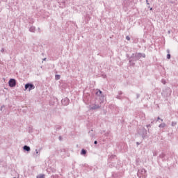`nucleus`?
Here are the masks:
<instances>
[{
    "label": "nucleus",
    "instance_id": "f03ea898",
    "mask_svg": "<svg viewBox=\"0 0 178 178\" xmlns=\"http://www.w3.org/2000/svg\"><path fill=\"white\" fill-rule=\"evenodd\" d=\"M8 84L10 87H16V80L13 79H10Z\"/></svg>",
    "mask_w": 178,
    "mask_h": 178
},
{
    "label": "nucleus",
    "instance_id": "dca6fc26",
    "mask_svg": "<svg viewBox=\"0 0 178 178\" xmlns=\"http://www.w3.org/2000/svg\"><path fill=\"white\" fill-rule=\"evenodd\" d=\"M5 49H1V52H4Z\"/></svg>",
    "mask_w": 178,
    "mask_h": 178
},
{
    "label": "nucleus",
    "instance_id": "f8f14e48",
    "mask_svg": "<svg viewBox=\"0 0 178 178\" xmlns=\"http://www.w3.org/2000/svg\"><path fill=\"white\" fill-rule=\"evenodd\" d=\"M56 80H59L60 79V75H56Z\"/></svg>",
    "mask_w": 178,
    "mask_h": 178
},
{
    "label": "nucleus",
    "instance_id": "20e7f679",
    "mask_svg": "<svg viewBox=\"0 0 178 178\" xmlns=\"http://www.w3.org/2000/svg\"><path fill=\"white\" fill-rule=\"evenodd\" d=\"M63 105H69V99L65 98L61 101Z\"/></svg>",
    "mask_w": 178,
    "mask_h": 178
},
{
    "label": "nucleus",
    "instance_id": "ddd939ff",
    "mask_svg": "<svg viewBox=\"0 0 178 178\" xmlns=\"http://www.w3.org/2000/svg\"><path fill=\"white\" fill-rule=\"evenodd\" d=\"M96 94L97 95H101V94H102V92L101 90H98Z\"/></svg>",
    "mask_w": 178,
    "mask_h": 178
},
{
    "label": "nucleus",
    "instance_id": "2eb2a0df",
    "mask_svg": "<svg viewBox=\"0 0 178 178\" xmlns=\"http://www.w3.org/2000/svg\"><path fill=\"white\" fill-rule=\"evenodd\" d=\"M167 59H170V54L167 55Z\"/></svg>",
    "mask_w": 178,
    "mask_h": 178
},
{
    "label": "nucleus",
    "instance_id": "9b49d317",
    "mask_svg": "<svg viewBox=\"0 0 178 178\" xmlns=\"http://www.w3.org/2000/svg\"><path fill=\"white\" fill-rule=\"evenodd\" d=\"M29 30H30V31H31L32 33H34V30H35V28H34V27H31Z\"/></svg>",
    "mask_w": 178,
    "mask_h": 178
},
{
    "label": "nucleus",
    "instance_id": "4be33fe9",
    "mask_svg": "<svg viewBox=\"0 0 178 178\" xmlns=\"http://www.w3.org/2000/svg\"><path fill=\"white\" fill-rule=\"evenodd\" d=\"M60 140H62V138L60 137Z\"/></svg>",
    "mask_w": 178,
    "mask_h": 178
},
{
    "label": "nucleus",
    "instance_id": "5701e85b",
    "mask_svg": "<svg viewBox=\"0 0 178 178\" xmlns=\"http://www.w3.org/2000/svg\"><path fill=\"white\" fill-rule=\"evenodd\" d=\"M60 140H62V138L60 137Z\"/></svg>",
    "mask_w": 178,
    "mask_h": 178
},
{
    "label": "nucleus",
    "instance_id": "1a4fd4ad",
    "mask_svg": "<svg viewBox=\"0 0 178 178\" xmlns=\"http://www.w3.org/2000/svg\"><path fill=\"white\" fill-rule=\"evenodd\" d=\"M81 155H86L87 154V151L86 149H83L81 152Z\"/></svg>",
    "mask_w": 178,
    "mask_h": 178
},
{
    "label": "nucleus",
    "instance_id": "412c9836",
    "mask_svg": "<svg viewBox=\"0 0 178 178\" xmlns=\"http://www.w3.org/2000/svg\"><path fill=\"white\" fill-rule=\"evenodd\" d=\"M47 60V58H44V60Z\"/></svg>",
    "mask_w": 178,
    "mask_h": 178
},
{
    "label": "nucleus",
    "instance_id": "9d476101",
    "mask_svg": "<svg viewBox=\"0 0 178 178\" xmlns=\"http://www.w3.org/2000/svg\"><path fill=\"white\" fill-rule=\"evenodd\" d=\"M166 126V124L165 123H162L161 124H159V127H165Z\"/></svg>",
    "mask_w": 178,
    "mask_h": 178
},
{
    "label": "nucleus",
    "instance_id": "a211bd4d",
    "mask_svg": "<svg viewBox=\"0 0 178 178\" xmlns=\"http://www.w3.org/2000/svg\"><path fill=\"white\" fill-rule=\"evenodd\" d=\"M94 144H98V142H97V140H95V141L94 142Z\"/></svg>",
    "mask_w": 178,
    "mask_h": 178
},
{
    "label": "nucleus",
    "instance_id": "7ed1b4c3",
    "mask_svg": "<svg viewBox=\"0 0 178 178\" xmlns=\"http://www.w3.org/2000/svg\"><path fill=\"white\" fill-rule=\"evenodd\" d=\"M140 173L145 177V174L147 173V171L145 170V169L143 168L140 171H138V175H140Z\"/></svg>",
    "mask_w": 178,
    "mask_h": 178
},
{
    "label": "nucleus",
    "instance_id": "4468645a",
    "mask_svg": "<svg viewBox=\"0 0 178 178\" xmlns=\"http://www.w3.org/2000/svg\"><path fill=\"white\" fill-rule=\"evenodd\" d=\"M126 40H127V41H130V37L129 36H127L126 37Z\"/></svg>",
    "mask_w": 178,
    "mask_h": 178
},
{
    "label": "nucleus",
    "instance_id": "0eeeda50",
    "mask_svg": "<svg viewBox=\"0 0 178 178\" xmlns=\"http://www.w3.org/2000/svg\"><path fill=\"white\" fill-rule=\"evenodd\" d=\"M24 149L25 150V151H30V147H29V146H27V145H25V146H24Z\"/></svg>",
    "mask_w": 178,
    "mask_h": 178
},
{
    "label": "nucleus",
    "instance_id": "423d86ee",
    "mask_svg": "<svg viewBox=\"0 0 178 178\" xmlns=\"http://www.w3.org/2000/svg\"><path fill=\"white\" fill-rule=\"evenodd\" d=\"M99 105H93L90 107V109H99Z\"/></svg>",
    "mask_w": 178,
    "mask_h": 178
},
{
    "label": "nucleus",
    "instance_id": "f3484780",
    "mask_svg": "<svg viewBox=\"0 0 178 178\" xmlns=\"http://www.w3.org/2000/svg\"><path fill=\"white\" fill-rule=\"evenodd\" d=\"M162 83H163V84H165V83H166V81L162 80Z\"/></svg>",
    "mask_w": 178,
    "mask_h": 178
},
{
    "label": "nucleus",
    "instance_id": "aec40b11",
    "mask_svg": "<svg viewBox=\"0 0 178 178\" xmlns=\"http://www.w3.org/2000/svg\"><path fill=\"white\" fill-rule=\"evenodd\" d=\"M157 119H158V120H159V119H161V118H160L159 117H158V118H157Z\"/></svg>",
    "mask_w": 178,
    "mask_h": 178
},
{
    "label": "nucleus",
    "instance_id": "39448f33",
    "mask_svg": "<svg viewBox=\"0 0 178 178\" xmlns=\"http://www.w3.org/2000/svg\"><path fill=\"white\" fill-rule=\"evenodd\" d=\"M136 58H145V54H140V53H138L136 54Z\"/></svg>",
    "mask_w": 178,
    "mask_h": 178
},
{
    "label": "nucleus",
    "instance_id": "f257e3e1",
    "mask_svg": "<svg viewBox=\"0 0 178 178\" xmlns=\"http://www.w3.org/2000/svg\"><path fill=\"white\" fill-rule=\"evenodd\" d=\"M28 88L29 91H31V90H34V88H35V86L31 83H27L25 85V90H27Z\"/></svg>",
    "mask_w": 178,
    "mask_h": 178
},
{
    "label": "nucleus",
    "instance_id": "6e6552de",
    "mask_svg": "<svg viewBox=\"0 0 178 178\" xmlns=\"http://www.w3.org/2000/svg\"><path fill=\"white\" fill-rule=\"evenodd\" d=\"M37 178H45V175L40 174V175L37 176Z\"/></svg>",
    "mask_w": 178,
    "mask_h": 178
},
{
    "label": "nucleus",
    "instance_id": "6ab92c4d",
    "mask_svg": "<svg viewBox=\"0 0 178 178\" xmlns=\"http://www.w3.org/2000/svg\"><path fill=\"white\" fill-rule=\"evenodd\" d=\"M36 154H38V151L36 149Z\"/></svg>",
    "mask_w": 178,
    "mask_h": 178
}]
</instances>
